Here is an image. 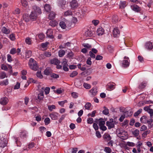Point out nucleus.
Wrapping results in <instances>:
<instances>
[{
	"instance_id": "nucleus-1",
	"label": "nucleus",
	"mask_w": 153,
	"mask_h": 153,
	"mask_svg": "<svg viewBox=\"0 0 153 153\" xmlns=\"http://www.w3.org/2000/svg\"><path fill=\"white\" fill-rule=\"evenodd\" d=\"M116 133L118 136L123 140H126L128 138L127 132L122 128H118L117 130Z\"/></svg>"
},
{
	"instance_id": "nucleus-2",
	"label": "nucleus",
	"mask_w": 153,
	"mask_h": 153,
	"mask_svg": "<svg viewBox=\"0 0 153 153\" xmlns=\"http://www.w3.org/2000/svg\"><path fill=\"white\" fill-rule=\"evenodd\" d=\"M30 68L36 71L38 68L36 62L33 58H30L28 62Z\"/></svg>"
},
{
	"instance_id": "nucleus-3",
	"label": "nucleus",
	"mask_w": 153,
	"mask_h": 153,
	"mask_svg": "<svg viewBox=\"0 0 153 153\" xmlns=\"http://www.w3.org/2000/svg\"><path fill=\"white\" fill-rule=\"evenodd\" d=\"M124 60L121 62V66L122 67L126 68L128 67L130 64V60L128 57L125 56L124 57Z\"/></svg>"
},
{
	"instance_id": "nucleus-4",
	"label": "nucleus",
	"mask_w": 153,
	"mask_h": 153,
	"mask_svg": "<svg viewBox=\"0 0 153 153\" xmlns=\"http://www.w3.org/2000/svg\"><path fill=\"white\" fill-rule=\"evenodd\" d=\"M106 125L108 126L109 129H111L113 128L114 126V123L113 121V119H111L110 121H107L106 123Z\"/></svg>"
},
{
	"instance_id": "nucleus-5",
	"label": "nucleus",
	"mask_w": 153,
	"mask_h": 153,
	"mask_svg": "<svg viewBox=\"0 0 153 153\" xmlns=\"http://www.w3.org/2000/svg\"><path fill=\"white\" fill-rule=\"evenodd\" d=\"M70 6L71 9H75L78 7L79 5L76 0H73L70 2Z\"/></svg>"
},
{
	"instance_id": "nucleus-6",
	"label": "nucleus",
	"mask_w": 153,
	"mask_h": 153,
	"mask_svg": "<svg viewBox=\"0 0 153 153\" xmlns=\"http://www.w3.org/2000/svg\"><path fill=\"white\" fill-rule=\"evenodd\" d=\"M38 15L41 13V9L36 5H34L33 7V10L32 11Z\"/></svg>"
},
{
	"instance_id": "nucleus-7",
	"label": "nucleus",
	"mask_w": 153,
	"mask_h": 153,
	"mask_svg": "<svg viewBox=\"0 0 153 153\" xmlns=\"http://www.w3.org/2000/svg\"><path fill=\"white\" fill-rule=\"evenodd\" d=\"M7 140L4 138L1 139H0V147L4 148L7 146Z\"/></svg>"
},
{
	"instance_id": "nucleus-8",
	"label": "nucleus",
	"mask_w": 153,
	"mask_h": 153,
	"mask_svg": "<svg viewBox=\"0 0 153 153\" xmlns=\"http://www.w3.org/2000/svg\"><path fill=\"white\" fill-rule=\"evenodd\" d=\"M66 3L65 0H58V6L62 8L63 9L65 7V6Z\"/></svg>"
},
{
	"instance_id": "nucleus-9",
	"label": "nucleus",
	"mask_w": 153,
	"mask_h": 153,
	"mask_svg": "<svg viewBox=\"0 0 153 153\" xmlns=\"http://www.w3.org/2000/svg\"><path fill=\"white\" fill-rule=\"evenodd\" d=\"M44 97L43 92H42L38 94L37 98L35 100L36 101V102H39L40 100H43Z\"/></svg>"
},
{
	"instance_id": "nucleus-10",
	"label": "nucleus",
	"mask_w": 153,
	"mask_h": 153,
	"mask_svg": "<svg viewBox=\"0 0 153 153\" xmlns=\"http://www.w3.org/2000/svg\"><path fill=\"white\" fill-rule=\"evenodd\" d=\"M8 101V99L7 97H2L0 99V103L2 105H5L7 103Z\"/></svg>"
},
{
	"instance_id": "nucleus-11",
	"label": "nucleus",
	"mask_w": 153,
	"mask_h": 153,
	"mask_svg": "<svg viewBox=\"0 0 153 153\" xmlns=\"http://www.w3.org/2000/svg\"><path fill=\"white\" fill-rule=\"evenodd\" d=\"M120 34V31L117 27H115L113 30V35L114 37L118 36Z\"/></svg>"
},
{
	"instance_id": "nucleus-12",
	"label": "nucleus",
	"mask_w": 153,
	"mask_h": 153,
	"mask_svg": "<svg viewBox=\"0 0 153 153\" xmlns=\"http://www.w3.org/2000/svg\"><path fill=\"white\" fill-rule=\"evenodd\" d=\"M53 30L51 29H48V30L46 34L47 36L49 38L53 39V38L54 36L53 35Z\"/></svg>"
},
{
	"instance_id": "nucleus-13",
	"label": "nucleus",
	"mask_w": 153,
	"mask_h": 153,
	"mask_svg": "<svg viewBox=\"0 0 153 153\" xmlns=\"http://www.w3.org/2000/svg\"><path fill=\"white\" fill-rule=\"evenodd\" d=\"M38 15L36 13L32 11L30 16V18L33 21L36 20Z\"/></svg>"
},
{
	"instance_id": "nucleus-14",
	"label": "nucleus",
	"mask_w": 153,
	"mask_h": 153,
	"mask_svg": "<svg viewBox=\"0 0 153 153\" xmlns=\"http://www.w3.org/2000/svg\"><path fill=\"white\" fill-rule=\"evenodd\" d=\"M59 115L57 113L54 112L50 114V116L52 120H55L57 119Z\"/></svg>"
},
{
	"instance_id": "nucleus-15",
	"label": "nucleus",
	"mask_w": 153,
	"mask_h": 153,
	"mask_svg": "<svg viewBox=\"0 0 153 153\" xmlns=\"http://www.w3.org/2000/svg\"><path fill=\"white\" fill-rule=\"evenodd\" d=\"M145 47L146 49L147 50H152L153 48V46L152 43L150 42H147L145 45Z\"/></svg>"
},
{
	"instance_id": "nucleus-16",
	"label": "nucleus",
	"mask_w": 153,
	"mask_h": 153,
	"mask_svg": "<svg viewBox=\"0 0 153 153\" xmlns=\"http://www.w3.org/2000/svg\"><path fill=\"white\" fill-rule=\"evenodd\" d=\"M52 72L51 69L49 67L46 68L44 71L45 74L47 76L50 75Z\"/></svg>"
},
{
	"instance_id": "nucleus-17",
	"label": "nucleus",
	"mask_w": 153,
	"mask_h": 153,
	"mask_svg": "<svg viewBox=\"0 0 153 153\" xmlns=\"http://www.w3.org/2000/svg\"><path fill=\"white\" fill-rule=\"evenodd\" d=\"M89 92L91 93V95L92 97H94L97 94V91L96 88H93L89 91Z\"/></svg>"
},
{
	"instance_id": "nucleus-18",
	"label": "nucleus",
	"mask_w": 153,
	"mask_h": 153,
	"mask_svg": "<svg viewBox=\"0 0 153 153\" xmlns=\"http://www.w3.org/2000/svg\"><path fill=\"white\" fill-rule=\"evenodd\" d=\"M131 8L132 10L137 12H139L140 10V7L137 5L131 6Z\"/></svg>"
},
{
	"instance_id": "nucleus-19",
	"label": "nucleus",
	"mask_w": 153,
	"mask_h": 153,
	"mask_svg": "<svg viewBox=\"0 0 153 153\" xmlns=\"http://www.w3.org/2000/svg\"><path fill=\"white\" fill-rule=\"evenodd\" d=\"M104 30L101 27H99L97 30V33L98 36L102 35L104 33Z\"/></svg>"
},
{
	"instance_id": "nucleus-20",
	"label": "nucleus",
	"mask_w": 153,
	"mask_h": 153,
	"mask_svg": "<svg viewBox=\"0 0 153 153\" xmlns=\"http://www.w3.org/2000/svg\"><path fill=\"white\" fill-rule=\"evenodd\" d=\"M60 62L59 60L56 58H54L51 60V63L52 64L55 65H58L60 63Z\"/></svg>"
},
{
	"instance_id": "nucleus-21",
	"label": "nucleus",
	"mask_w": 153,
	"mask_h": 153,
	"mask_svg": "<svg viewBox=\"0 0 153 153\" xmlns=\"http://www.w3.org/2000/svg\"><path fill=\"white\" fill-rule=\"evenodd\" d=\"M127 4L126 1H120V7L121 8H124Z\"/></svg>"
},
{
	"instance_id": "nucleus-22",
	"label": "nucleus",
	"mask_w": 153,
	"mask_h": 153,
	"mask_svg": "<svg viewBox=\"0 0 153 153\" xmlns=\"http://www.w3.org/2000/svg\"><path fill=\"white\" fill-rule=\"evenodd\" d=\"M51 6L48 4H46L44 6L45 10L47 12H49L51 11Z\"/></svg>"
},
{
	"instance_id": "nucleus-23",
	"label": "nucleus",
	"mask_w": 153,
	"mask_h": 153,
	"mask_svg": "<svg viewBox=\"0 0 153 153\" xmlns=\"http://www.w3.org/2000/svg\"><path fill=\"white\" fill-rule=\"evenodd\" d=\"M92 35V33L91 30L87 29L85 30V35L86 37L91 36Z\"/></svg>"
},
{
	"instance_id": "nucleus-24",
	"label": "nucleus",
	"mask_w": 153,
	"mask_h": 153,
	"mask_svg": "<svg viewBox=\"0 0 153 153\" xmlns=\"http://www.w3.org/2000/svg\"><path fill=\"white\" fill-rule=\"evenodd\" d=\"M27 132L25 131H21L20 132V137L21 138L25 137L27 136Z\"/></svg>"
},
{
	"instance_id": "nucleus-25",
	"label": "nucleus",
	"mask_w": 153,
	"mask_h": 153,
	"mask_svg": "<svg viewBox=\"0 0 153 153\" xmlns=\"http://www.w3.org/2000/svg\"><path fill=\"white\" fill-rule=\"evenodd\" d=\"M148 119L146 116H143L140 119L141 122L144 123H147Z\"/></svg>"
},
{
	"instance_id": "nucleus-26",
	"label": "nucleus",
	"mask_w": 153,
	"mask_h": 153,
	"mask_svg": "<svg viewBox=\"0 0 153 153\" xmlns=\"http://www.w3.org/2000/svg\"><path fill=\"white\" fill-rule=\"evenodd\" d=\"M30 17L27 14L24 15L23 16V20L26 22L29 21L30 19Z\"/></svg>"
},
{
	"instance_id": "nucleus-27",
	"label": "nucleus",
	"mask_w": 153,
	"mask_h": 153,
	"mask_svg": "<svg viewBox=\"0 0 153 153\" xmlns=\"http://www.w3.org/2000/svg\"><path fill=\"white\" fill-rule=\"evenodd\" d=\"M21 3L22 6L24 7H26L28 6V2L26 0H21Z\"/></svg>"
},
{
	"instance_id": "nucleus-28",
	"label": "nucleus",
	"mask_w": 153,
	"mask_h": 153,
	"mask_svg": "<svg viewBox=\"0 0 153 153\" xmlns=\"http://www.w3.org/2000/svg\"><path fill=\"white\" fill-rule=\"evenodd\" d=\"M104 138L105 141H108L111 140V137L110 135L108 134H104Z\"/></svg>"
},
{
	"instance_id": "nucleus-29",
	"label": "nucleus",
	"mask_w": 153,
	"mask_h": 153,
	"mask_svg": "<svg viewBox=\"0 0 153 153\" xmlns=\"http://www.w3.org/2000/svg\"><path fill=\"white\" fill-rule=\"evenodd\" d=\"M146 83L145 82H142L139 85L138 90H140L144 88L146 86Z\"/></svg>"
},
{
	"instance_id": "nucleus-30",
	"label": "nucleus",
	"mask_w": 153,
	"mask_h": 153,
	"mask_svg": "<svg viewBox=\"0 0 153 153\" xmlns=\"http://www.w3.org/2000/svg\"><path fill=\"white\" fill-rule=\"evenodd\" d=\"M32 55V52L30 51H28L25 52V57L26 58H29Z\"/></svg>"
},
{
	"instance_id": "nucleus-31",
	"label": "nucleus",
	"mask_w": 153,
	"mask_h": 153,
	"mask_svg": "<svg viewBox=\"0 0 153 153\" xmlns=\"http://www.w3.org/2000/svg\"><path fill=\"white\" fill-rule=\"evenodd\" d=\"M55 17V13L53 12H51L49 15V18L51 19H53Z\"/></svg>"
},
{
	"instance_id": "nucleus-32",
	"label": "nucleus",
	"mask_w": 153,
	"mask_h": 153,
	"mask_svg": "<svg viewBox=\"0 0 153 153\" xmlns=\"http://www.w3.org/2000/svg\"><path fill=\"white\" fill-rule=\"evenodd\" d=\"M1 30L3 33L6 34H9L10 32V30L4 27L2 28Z\"/></svg>"
},
{
	"instance_id": "nucleus-33",
	"label": "nucleus",
	"mask_w": 153,
	"mask_h": 153,
	"mask_svg": "<svg viewBox=\"0 0 153 153\" xmlns=\"http://www.w3.org/2000/svg\"><path fill=\"white\" fill-rule=\"evenodd\" d=\"M118 16H114L112 17V22L113 23H116L118 22Z\"/></svg>"
},
{
	"instance_id": "nucleus-34",
	"label": "nucleus",
	"mask_w": 153,
	"mask_h": 153,
	"mask_svg": "<svg viewBox=\"0 0 153 153\" xmlns=\"http://www.w3.org/2000/svg\"><path fill=\"white\" fill-rule=\"evenodd\" d=\"M124 114L126 117H131L133 114V112L131 111H127L124 112Z\"/></svg>"
},
{
	"instance_id": "nucleus-35",
	"label": "nucleus",
	"mask_w": 153,
	"mask_h": 153,
	"mask_svg": "<svg viewBox=\"0 0 153 153\" xmlns=\"http://www.w3.org/2000/svg\"><path fill=\"white\" fill-rule=\"evenodd\" d=\"M57 22L56 21H51L50 22L49 25L52 27H54L57 25Z\"/></svg>"
},
{
	"instance_id": "nucleus-36",
	"label": "nucleus",
	"mask_w": 153,
	"mask_h": 153,
	"mask_svg": "<svg viewBox=\"0 0 153 153\" xmlns=\"http://www.w3.org/2000/svg\"><path fill=\"white\" fill-rule=\"evenodd\" d=\"M14 140L15 141V142L17 144V146H21V143L20 141L18 140V137H13Z\"/></svg>"
},
{
	"instance_id": "nucleus-37",
	"label": "nucleus",
	"mask_w": 153,
	"mask_h": 153,
	"mask_svg": "<svg viewBox=\"0 0 153 153\" xmlns=\"http://www.w3.org/2000/svg\"><path fill=\"white\" fill-rule=\"evenodd\" d=\"M8 84V79H6L0 82V85L2 86L6 85Z\"/></svg>"
},
{
	"instance_id": "nucleus-38",
	"label": "nucleus",
	"mask_w": 153,
	"mask_h": 153,
	"mask_svg": "<svg viewBox=\"0 0 153 153\" xmlns=\"http://www.w3.org/2000/svg\"><path fill=\"white\" fill-rule=\"evenodd\" d=\"M103 108L104 110L102 111V113L105 115H108L109 113V110L105 106H104Z\"/></svg>"
},
{
	"instance_id": "nucleus-39",
	"label": "nucleus",
	"mask_w": 153,
	"mask_h": 153,
	"mask_svg": "<svg viewBox=\"0 0 153 153\" xmlns=\"http://www.w3.org/2000/svg\"><path fill=\"white\" fill-rule=\"evenodd\" d=\"M5 77H7V76L6 75V73L4 72H0V79H3Z\"/></svg>"
},
{
	"instance_id": "nucleus-40",
	"label": "nucleus",
	"mask_w": 153,
	"mask_h": 153,
	"mask_svg": "<svg viewBox=\"0 0 153 153\" xmlns=\"http://www.w3.org/2000/svg\"><path fill=\"white\" fill-rule=\"evenodd\" d=\"M65 52L64 50H60L58 52L59 56L60 57H62L65 54Z\"/></svg>"
},
{
	"instance_id": "nucleus-41",
	"label": "nucleus",
	"mask_w": 153,
	"mask_h": 153,
	"mask_svg": "<svg viewBox=\"0 0 153 153\" xmlns=\"http://www.w3.org/2000/svg\"><path fill=\"white\" fill-rule=\"evenodd\" d=\"M25 42L28 45H30L32 44L31 39L30 38L27 37L25 39Z\"/></svg>"
},
{
	"instance_id": "nucleus-42",
	"label": "nucleus",
	"mask_w": 153,
	"mask_h": 153,
	"mask_svg": "<svg viewBox=\"0 0 153 153\" xmlns=\"http://www.w3.org/2000/svg\"><path fill=\"white\" fill-rule=\"evenodd\" d=\"M59 25L63 29H65L66 28V24L65 22L63 21H62L60 22L59 23Z\"/></svg>"
},
{
	"instance_id": "nucleus-43",
	"label": "nucleus",
	"mask_w": 153,
	"mask_h": 153,
	"mask_svg": "<svg viewBox=\"0 0 153 153\" xmlns=\"http://www.w3.org/2000/svg\"><path fill=\"white\" fill-rule=\"evenodd\" d=\"M105 124V121L102 119H100L99 120V126L104 125Z\"/></svg>"
},
{
	"instance_id": "nucleus-44",
	"label": "nucleus",
	"mask_w": 153,
	"mask_h": 153,
	"mask_svg": "<svg viewBox=\"0 0 153 153\" xmlns=\"http://www.w3.org/2000/svg\"><path fill=\"white\" fill-rule=\"evenodd\" d=\"M107 89L108 90H111L114 89V85L113 84H111L110 83H108L107 85Z\"/></svg>"
},
{
	"instance_id": "nucleus-45",
	"label": "nucleus",
	"mask_w": 153,
	"mask_h": 153,
	"mask_svg": "<svg viewBox=\"0 0 153 153\" xmlns=\"http://www.w3.org/2000/svg\"><path fill=\"white\" fill-rule=\"evenodd\" d=\"M132 134L135 137H137L139 134V131L138 129H136L132 132Z\"/></svg>"
},
{
	"instance_id": "nucleus-46",
	"label": "nucleus",
	"mask_w": 153,
	"mask_h": 153,
	"mask_svg": "<svg viewBox=\"0 0 153 153\" xmlns=\"http://www.w3.org/2000/svg\"><path fill=\"white\" fill-rule=\"evenodd\" d=\"M72 14V12L70 10H68L65 12L64 15L65 16H67L71 15Z\"/></svg>"
},
{
	"instance_id": "nucleus-47",
	"label": "nucleus",
	"mask_w": 153,
	"mask_h": 153,
	"mask_svg": "<svg viewBox=\"0 0 153 153\" xmlns=\"http://www.w3.org/2000/svg\"><path fill=\"white\" fill-rule=\"evenodd\" d=\"M74 56V53L72 51L68 52L67 55V57L69 58H73Z\"/></svg>"
},
{
	"instance_id": "nucleus-48",
	"label": "nucleus",
	"mask_w": 153,
	"mask_h": 153,
	"mask_svg": "<svg viewBox=\"0 0 153 153\" xmlns=\"http://www.w3.org/2000/svg\"><path fill=\"white\" fill-rule=\"evenodd\" d=\"M83 85L84 88L87 89H89L91 88V86L89 84L85 82L83 83Z\"/></svg>"
},
{
	"instance_id": "nucleus-49",
	"label": "nucleus",
	"mask_w": 153,
	"mask_h": 153,
	"mask_svg": "<svg viewBox=\"0 0 153 153\" xmlns=\"http://www.w3.org/2000/svg\"><path fill=\"white\" fill-rule=\"evenodd\" d=\"M91 105V104L89 102H87L85 105V109L89 110Z\"/></svg>"
},
{
	"instance_id": "nucleus-50",
	"label": "nucleus",
	"mask_w": 153,
	"mask_h": 153,
	"mask_svg": "<svg viewBox=\"0 0 153 153\" xmlns=\"http://www.w3.org/2000/svg\"><path fill=\"white\" fill-rule=\"evenodd\" d=\"M44 122L46 125H47L50 123V120L48 117L46 118L44 120Z\"/></svg>"
},
{
	"instance_id": "nucleus-51",
	"label": "nucleus",
	"mask_w": 153,
	"mask_h": 153,
	"mask_svg": "<svg viewBox=\"0 0 153 153\" xmlns=\"http://www.w3.org/2000/svg\"><path fill=\"white\" fill-rule=\"evenodd\" d=\"M82 45L84 47L88 49L92 47L91 45L88 43H84Z\"/></svg>"
},
{
	"instance_id": "nucleus-52",
	"label": "nucleus",
	"mask_w": 153,
	"mask_h": 153,
	"mask_svg": "<svg viewBox=\"0 0 153 153\" xmlns=\"http://www.w3.org/2000/svg\"><path fill=\"white\" fill-rule=\"evenodd\" d=\"M104 151L108 153H110L111 152V150L110 148L109 147H105L104 149Z\"/></svg>"
},
{
	"instance_id": "nucleus-53",
	"label": "nucleus",
	"mask_w": 153,
	"mask_h": 153,
	"mask_svg": "<svg viewBox=\"0 0 153 153\" xmlns=\"http://www.w3.org/2000/svg\"><path fill=\"white\" fill-rule=\"evenodd\" d=\"M20 10L18 8H16L13 12V13L15 14H19L20 13Z\"/></svg>"
},
{
	"instance_id": "nucleus-54",
	"label": "nucleus",
	"mask_w": 153,
	"mask_h": 153,
	"mask_svg": "<svg viewBox=\"0 0 153 153\" xmlns=\"http://www.w3.org/2000/svg\"><path fill=\"white\" fill-rule=\"evenodd\" d=\"M78 74V73L76 71H74L71 73L70 75V76L71 77H74L76 76Z\"/></svg>"
},
{
	"instance_id": "nucleus-55",
	"label": "nucleus",
	"mask_w": 153,
	"mask_h": 153,
	"mask_svg": "<svg viewBox=\"0 0 153 153\" xmlns=\"http://www.w3.org/2000/svg\"><path fill=\"white\" fill-rule=\"evenodd\" d=\"M147 112L150 114V118H152L153 116V109L151 108Z\"/></svg>"
},
{
	"instance_id": "nucleus-56",
	"label": "nucleus",
	"mask_w": 153,
	"mask_h": 153,
	"mask_svg": "<svg viewBox=\"0 0 153 153\" xmlns=\"http://www.w3.org/2000/svg\"><path fill=\"white\" fill-rule=\"evenodd\" d=\"M48 109L50 111H52L53 109L55 108V106L54 105H49L48 106Z\"/></svg>"
},
{
	"instance_id": "nucleus-57",
	"label": "nucleus",
	"mask_w": 153,
	"mask_h": 153,
	"mask_svg": "<svg viewBox=\"0 0 153 153\" xmlns=\"http://www.w3.org/2000/svg\"><path fill=\"white\" fill-rule=\"evenodd\" d=\"M62 66H68L67 64V61L66 59H63L62 62Z\"/></svg>"
},
{
	"instance_id": "nucleus-58",
	"label": "nucleus",
	"mask_w": 153,
	"mask_h": 153,
	"mask_svg": "<svg viewBox=\"0 0 153 153\" xmlns=\"http://www.w3.org/2000/svg\"><path fill=\"white\" fill-rule=\"evenodd\" d=\"M150 132V130H147L145 132H144L143 134H142V136L146 137V136H147V135L149 134V133Z\"/></svg>"
},
{
	"instance_id": "nucleus-59",
	"label": "nucleus",
	"mask_w": 153,
	"mask_h": 153,
	"mask_svg": "<svg viewBox=\"0 0 153 153\" xmlns=\"http://www.w3.org/2000/svg\"><path fill=\"white\" fill-rule=\"evenodd\" d=\"M87 122L88 124H92L93 123V119L92 118H88L87 120Z\"/></svg>"
},
{
	"instance_id": "nucleus-60",
	"label": "nucleus",
	"mask_w": 153,
	"mask_h": 153,
	"mask_svg": "<svg viewBox=\"0 0 153 153\" xmlns=\"http://www.w3.org/2000/svg\"><path fill=\"white\" fill-rule=\"evenodd\" d=\"M142 109H140L138 110L134 114V116L136 117L138 116L142 112Z\"/></svg>"
},
{
	"instance_id": "nucleus-61",
	"label": "nucleus",
	"mask_w": 153,
	"mask_h": 153,
	"mask_svg": "<svg viewBox=\"0 0 153 153\" xmlns=\"http://www.w3.org/2000/svg\"><path fill=\"white\" fill-rule=\"evenodd\" d=\"M50 76L51 77L53 78H57L59 77V76L58 75L52 73V72Z\"/></svg>"
},
{
	"instance_id": "nucleus-62",
	"label": "nucleus",
	"mask_w": 153,
	"mask_h": 153,
	"mask_svg": "<svg viewBox=\"0 0 153 153\" xmlns=\"http://www.w3.org/2000/svg\"><path fill=\"white\" fill-rule=\"evenodd\" d=\"M89 55L91 57V58H92L93 59H94L95 58V53H92V51H90L89 52Z\"/></svg>"
},
{
	"instance_id": "nucleus-63",
	"label": "nucleus",
	"mask_w": 153,
	"mask_h": 153,
	"mask_svg": "<svg viewBox=\"0 0 153 153\" xmlns=\"http://www.w3.org/2000/svg\"><path fill=\"white\" fill-rule=\"evenodd\" d=\"M66 116L65 114L62 115L60 119L59 120V122L60 123H61L62 121L64 120Z\"/></svg>"
},
{
	"instance_id": "nucleus-64",
	"label": "nucleus",
	"mask_w": 153,
	"mask_h": 153,
	"mask_svg": "<svg viewBox=\"0 0 153 153\" xmlns=\"http://www.w3.org/2000/svg\"><path fill=\"white\" fill-rule=\"evenodd\" d=\"M50 88L49 87H46L45 90V93L46 95L48 94L50 92Z\"/></svg>"
}]
</instances>
